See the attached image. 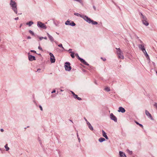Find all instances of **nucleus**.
Instances as JSON below:
<instances>
[{
  "label": "nucleus",
  "mask_w": 157,
  "mask_h": 157,
  "mask_svg": "<svg viewBox=\"0 0 157 157\" xmlns=\"http://www.w3.org/2000/svg\"><path fill=\"white\" fill-rule=\"evenodd\" d=\"M75 15L78 16H80L83 18L86 21L89 23H91L93 25H97L98 24L97 22L94 21L93 20H91L90 18L88 17L87 16H84L83 15L82 16L79 13H75Z\"/></svg>",
  "instance_id": "nucleus-1"
},
{
  "label": "nucleus",
  "mask_w": 157,
  "mask_h": 157,
  "mask_svg": "<svg viewBox=\"0 0 157 157\" xmlns=\"http://www.w3.org/2000/svg\"><path fill=\"white\" fill-rule=\"evenodd\" d=\"M10 5L14 12L17 14V5L15 2L11 0L10 1Z\"/></svg>",
  "instance_id": "nucleus-2"
},
{
  "label": "nucleus",
  "mask_w": 157,
  "mask_h": 157,
  "mask_svg": "<svg viewBox=\"0 0 157 157\" xmlns=\"http://www.w3.org/2000/svg\"><path fill=\"white\" fill-rule=\"evenodd\" d=\"M116 49L117 50V52L118 56V57L121 59H124V56L123 55V54L120 48H116Z\"/></svg>",
  "instance_id": "nucleus-3"
},
{
  "label": "nucleus",
  "mask_w": 157,
  "mask_h": 157,
  "mask_svg": "<svg viewBox=\"0 0 157 157\" xmlns=\"http://www.w3.org/2000/svg\"><path fill=\"white\" fill-rule=\"evenodd\" d=\"M70 63L69 62H66L65 63V68L66 70L68 71H70L71 69V67L70 66Z\"/></svg>",
  "instance_id": "nucleus-4"
},
{
  "label": "nucleus",
  "mask_w": 157,
  "mask_h": 157,
  "mask_svg": "<svg viewBox=\"0 0 157 157\" xmlns=\"http://www.w3.org/2000/svg\"><path fill=\"white\" fill-rule=\"evenodd\" d=\"M37 26L43 28L44 29H46V27L44 24L42 23L41 22L38 21L37 22Z\"/></svg>",
  "instance_id": "nucleus-5"
},
{
  "label": "nucleus",
  "mask_w": 157,
  "mask_h": 157,
  "mask_svg": "<svg viewBox=\"0 0 157 157\" xmlns=\"http://www.w3.org/2000/svg\"><path fill=\"white\" fill-rule=\"evenodd\" d=\"M50 56V61L51 63H54L55 61V59L53 54L52 53H49Z\"/></svg>",
  "instance_id": "nucleus-6"
},
{
  "label": "nucleus",
  "mask_w": 157,
  "mask_h": 157,
  "mask_svg": "<svg viewBox=\"0 0 157 157\" xmlns=\"http://www.w3.org/2000/svg\"><path fill=\"white\" fill-rule=\"evenodd\" d=\"M110 118L112 120H113L114 121H117V117L113 114V113H111L110 114Z\"/></svg>",
  "instance_id": "nucleus-7"
},
{
  "label": "nucleus",
  "mask_w": 157,
  "mask_h": 157,
  "mask_svg": "<svg viewBox=\"0 0 157 157\" xmlns=\"http://www.w3.org/2000/svg\"><path fill=\"white\" fill-rule=\"evenodd\" d=\"M28 58L29 60L31 61L35 60H36L35 57L31 55H29Z\"/></svg>",
  "instance_id": "nucleus-8"
},
{
  "label": "nucleus",
  "mask_w": 157,
  "mask_h": 157,
  "mask_svg": "<svg viewBox=\"0 0 157 157\" xmlns=\"http://www.w3.org/2000/svg\"><path fill=\"white\" fill-rule=\"evenodd\" d=\"M118 112H121L122 113H124L125 112V109L122 107H120L119 108V109L118 110Z\"/></svg>",
  "instance_id": "nucleus-9"
},
{
  "label": "nucleus",
  "mask_w": 157,
  "mask_h": 157,
  "mask_svg": "<svg viewBox=\"0 0 157 157\" xmlns=\"http://www.w3.org/2000/svg\"><path fill=\"white\" fill-rule=\"evenodd\" d=\"M139 48L142 50L143 52H145L146 50L145 49L143 45L142 44L139 45Z\"/></svg>",
  "instance_id": "nucleus-10"
},
{
  "label": "nucleus",
  "mask_w": 157,
  "mask_h": 157,
  "mask_svg": "<svg viewBox=\"0 0 157 157\" xmlns=\"http://www.w3.org/2000/svg\"><path fill=\"white\" fill-rule=\"evenodd\" d=\"M145 114L148 117L150 118L151 119H152V117L151 114L149 113L148 111L147 110H145Z\"/></svg>",
  "instance_id": "nucleus-11"
},
{
  "label": "nucleus",
  "mask_w": 157,
  "mask_h": 157,
  "mask_svg": "<svg viewBox=\"0 0 157 157\" xmlns=\"http://www.w3.org/2000/svg\"><path fill=\"white\" fill-rule=\"evenodd\" d=\"M79 60H80L82 63H83L84 64L86 65H89V64L83 59L81 58H79Z\"/></svg>",
  "instance_id": "nucleus-12"
},
{
  "label": "nucleus",
  "mask_w": 157,
  "mask_h": 157,
  "mask_svg": "<svg viewBox=\"0 0 157 157\" xmlns=\"http://www.w3.org/2000/svg\"><path fill=\"white\" fill-rule=\"evenodd\" d=\"M119 157H127L125 154L121 151H120L119 152Z\"/></svg>",
  "instance_id": "nucleus-13"
},
{
  "label": "nucleus",
  "mask_w": 157,
  "mask_h": 157,
  "mask_svg": "<svg viewBox=\"0 0 157 157\" xmlns=\"http://www.w3.org/2000/svg\"><path fill=\"white\" fill-rule=\"evenodd\" d=\"M102 135L106 139L108 140L109 138L106 134V133L103 130H102Z\"/></svg>",
  "instance_id": "nucleus-14"
},
{
  "label": "nucleus",
  "mask_w": 157,
  "mask_h": 157,
  "mask_svg": "<svg viewBox=\"0 0 157 157\" xmlns=\"http://www.w3.org/2000/svg\"><path fill=\"white\" fill-rule=\"evenodd\" d=\"M47 35L49 39V40H51V41H54V39L52 36H51L48 33H47Z\"/></svg>",
  "instance_id": "nucleus-15"
},
{
  "label": "nucleus",
  "mask_w": 157,
  "mask_h": 157,
  "mask_svg": "<svg viewBox=\"0 0 157 157\" xmlns=\"http://www.w3.org/2000/svg\"><path fill=\"white\" fill-rule=\"evenodd\" d=\"M144 54L146 57L147 58V59H148V60H149V62H150V58L149 56L148 55L146 51H145V52H144Z\"/></svg>",
  "instance_id": "nucleus-16"
},
{
  "label": "nucleus",
  "mask_w": 157,
  "mask_h": 157,
  "mask_svg": "<svg viewBox=\"0 0 157 157\" xmlns=\"http://www.w3.org/2000/svg\"><path fill=\"white\" fill-rule=\"evenodd\" d=\"M141 14L142 16V22H144L145 21L147 20V19L146 17L144 16L141 13Z\"/></svg>",
  "instance_id": "nucleus-17"
},
{
  "label": "nucleus",
  "mask_w": 157,
  "mask_h": 157,
  "mask_svg": "<svg viewBox=\"0 0 157 157\" xmlns=\"http://www.w3.org/2000/svg\"><path fill=\"white\" fill-rule=\"evenodd\" d=\"M99 141L100 142H102L105 140V139L104 138L101 137L99 139Z\"/></svg>",
  "instance_id": "nucleus-18"
},
{
  "label": "nucleus",
  "mask_w": 157,
  "mask_h": 157,
  "mask_svg": "<svg viewBox=\"0 0 157 157\" xmlns=\"http://www.w3.org/2000/svg\"><path fill=\"white\" fill-rule=\"evenodd\" d=\"M71 21H67L65 23V24L66 25H71V22H70Z\"/></svg>",
  "instance_id": "nucleus-19"
},
{
  "label": "nucleus",
  "mask_w": 157,
  "mask_h": 157,
  "mask_svg": "<svg viewBox=\"0 0 157 157\" xmlns=\"http://www.w3.org/2000/svg\"><path fill=\"white\" fill-rule=\"evenodd\" d=\"M33 23V22L30 21L28 23H27L26 24L28 25L29 26H31Z\"/></svg>",
  "instance_id": "nucleus-20"
},
{
  "label": "nucleus",
  "mask_w": 157,
  "mask_h": 157,
  "mask_svg": "<svg viewBox=\"0 0 157 157\" xmlns=\"http://www.w3.org/2000/svg\"><path fill=\"white\" fill-rule=\"evenodd\" d=\"M143 23L147 26H148L149 25V23L147 20L145 21L144 22H143Z\"/></svg>",
  "instance_id": "nucleus-21"
},
{
  "label": "nucleus",
  "mask_w": 157,
  "mask_h": 157,
  "mask_svg": "<svg viewBox=\"0 0 157 157\" xmlns=\"http://www.w3.org/2000/svg\"><path fill=\"white\" fill-rule=\"evenodd\" d=\"M70 53H71V56L72 58H74L75 57V53L74 52H70Z\"/></svg>",
  "instance_id": "nucleus-22"
},
{
  "label": "nucleus",
  "mask_w": 157,
  "mask_h": 157,
  "mask_svg": "<svg viewBox=\"0 0 157 157\" xmlns=\"http://www.w3.org/2000/svg\"><path fill=\"white\" fill-rule=\"evenodd\" d=\"M6 151H8L9 150V148L7 146V144H6L5 146Z\"/></svg>",
  "instance_id": "nucleus-23"
},
{
  "label": "nucleus",
  "mask_w": 157,
  "mask_h": 157,
  "mask_svg": "<svg viewBox=\"0 0 157 157\" xmlns=\"http://www.w3.org/2000/svg\"><path fill=\"white\" fill-rule=\"evenodd\" d=\"M89 128L91 130H93V128L92 127V126H91V124H90L88 125Z\"/></svg>",
  "instance_id": "nucleus-24"
},
{
  "label": "nucleus",
  "mask_w": 157,
  "mask_h": 157,
  "mask_svg": "<svg viewBox=\"0 0 157 157\" xmlns=\"http://www.w3.org/2000/svg\"><path fill=\"white\" fill-rule=\"evenodd\" d=\"M136 123L138 125H139V126H140V127H141L142 128H143V125L140 124H139L138 122L137 121H135Z\"/></svg>",
  "instance_id": "nucleus-25"
},
{
  "label": "nucleus",
  "mask_w": 157,
  "mask_h": 157,
  "mask_svg": "<svg viewBox=\"0 0 157 157\" xmlns=\"http://www.w3.org/2000/svg\"><path fill=\"white\" fill-rule=\"evenodd\" d=\"M105 89L107 92H109L110 90L109 88L108 87H106Z\"/></svg>",
  "instance_id": "nucleus-26"
},
{
  "label": "nucleus",
  "mask_w": 157,
  "mask_h": 157,
  "mask_svg": "<svg viewBox=\"0 0 157 157\" xmlns=\"http://www.w3.org/2000/svg\"><path fill=\"white\" fill-rule=\"evenodd\" d=\"M58 46L59 47H61L62 48V49H63V50H64V48L63 47V45H62V44H59L58 45Z\"/></svg>",
  "instance_id": "nucleus-27"
},
{
  "label": "nucleus",
  "mask_w": 157,
  "mask_h": 157,
  "mask_svg": "<svg viewBox=\"0 0 157 157\" xmlns=\"http://www.w3.org/2000/svg\"><path fill=\"white\" fill-rule=\"evenodd\" d=\"M71 25L72 26H74L75 25V24L73 21H71Z\"/></svg>",
  "instance_id": "nucleus-28"
},
{
  "label": "nucleus",
  "mask_w": 157,
  "mask_h": 157,
  "mask_svg": "<svg viewBox=\"0 0 157 157\" xmlns=\"http://www.w3.org/2000/svg\"><path fill=\"white\" fill-rule=\"evenodd\" d=\"M29 32L32 35H34V33H33V32L31 30H29Z\"/></svg>",
  "instance_id": "nucleus-29"
},
{
  "label": "nucleus",
  "mask_w": 157,
  "mask_h": 157,
  "mask_svg": "<svg viewBox=\"0 0 157 157\" xmlns=\"http://www.w3.org/2000/svg\"><path fill=\"white\" fill-rule=\"evenodd\" d=\"M75 56L77 57L78 58L79 60V58H80L79 57L78 54L76 53V54H75Z\"/></svg>",
  "instance_id": "nucleus-30"
},
{
  "label": "nucleus",
  "mask_w": 157,
  "mask_h": 157,
  "mask_svg": "<svg viewBox=\"0 0 157 157\" xmlns=\"http://www.w3.org/2000/svg\"><path fill=\"white\" fill-rule=\"evenodd\" d=\"M74 98H78V95H76V94H75V95L74 96Z\"/></svg>",
  "instance_id": "nucleus-31"
},
{
  "label": "nucleus",
  "mask_w": 157,
  "mask_h": 157,
  "mask_svg": "<svg viewBox=\"0 0 157 157\" xmlns=\"http://www.w3.org/2000/svg\"><path fill=\"white\" fill-rule=\"evenodd\" d=\"M39 107H40L41 110V111L43 110V109H42V106H41L40 105L39 106Z\"/></svg>",
  "instance_id": "nucleus-32"
},
{
  "label": "nucleus",
  "mask_w": 157,
  "mask_h": 157,
  "mask_svg": "<svg viewBox=\"0 0 157 157\" xmlns=\"http://www.w3.org/2000/svg\"><path fill=\"white\" fill-rule=\"evenodd\" d=\"M31 52H34V53H36V51H35L34 50H31Z\"/></svg>",
  "instance_id": "nucleus-33"
},
{
  "label": "nucleus",
  "mask_w": 157,
  "mask_h": 157,
  "mask_svg": "<svg viewBox=\"0 0 157 157\" xmlns=\"http://www.w3.org/2000/svg\"><path fill=\"white\" fill-rule=\"evenodd\" d=\"M77 99L78 100H82V99L80 98H79V97H78Z\"/></svg>",
  "instance_id": "nucleus-34"
},
{
  "label": "nucleus",
  "mask_w": 157,
  "mask_h": 157,
  "mask_svg": "<svg viewBox=\"0 0 157 157\" xmlns=\"http://www.w3.org/2000/svg\"><path fill=\"white\" fill-rule=\"evenodd\" d=\"M44 39V37H39V39L40 40H42V39Z\"/></svg>",
  "instance_id": "nucleus-35"
},
{
  "label": "nucleus",
  "mask_w": 157,
  "mask_h": 157,
  "mask_svg": "<svg viewBox=\"0 0 157 157\" xmlns=\"http://www.w3.org/2000/svg\"><path fill=\"white\" fill-rule=\"evenodd\" d=\"M86 123H87V124L88 125L90 124L88 121H86Z\"/></svg>",
  "instance_id": "nucleus-36"
},
{
  "label": "nucleus",
  "mask_w": 157,
  "mask_h": 157,
  "mask_svg": "<svg viewBox=\"0 0 157 157\" xmlns=\"http://www.w3.org/2000/svg\"><path fill=\"white\" fill-rule=\"evenodd\" d=\"M77 137H78V134L77 133ZM78 140H79V142H80V138L78 137Z\"/></svg>",
  "instance_id": "nucleus-37"
},
{
  "label": "nucleus",
  "mask_w": 157,
  "mask_h": 157,
  "mask_svg": "<svg viewBox=\"0 0 157 157\" xmlns=\"http://www.w3.org/2000/svg\"><path fill=\"white\" fill-rule=\"evenodd\" d=\"M101 59H103V60L104 61H105L106 60V59L105 58H104L103 59L102 57H101Z\"/></svg>",
  "instance_id": "nucleus-38"
},
{
  "label": "nucleus",
  "mask_w": 157,
  "mask_h": 157,
  "mask_svg": "<svg viewBox=\"0 0 157 157\" xmlns=\"http://www.w3.org/2000/svg\"><path fill=\"white\" fill-rule=\"evenodd\" d=\"M38 48L39 49L42 50V48L40 46H39Z\"/></svg>",
  "instance_id": "nucleus-39"
},
{
  "label": "nucleus",
  "mask_w": 157,
  "mask_h": 157,
  "mask_svg": "<svg viewBox=\"0 0 157 157\" xmlns=\"http://www.w3.org/2000/svg\"><path fill=\"white\" fill-rule=\"evenodd\" d=\"M154 105L155 106V107L157 108V103H155Z\"/></svg>",
  "instance_id": "nucleus-40"
},
{
  "label": "nucleus",
  "mask_w": 157,
  "mask_h": 157,
  "mask_svg": "<svg viewBox=\"0 0 157 157\" xmlns=\"http://www.w3.org/2000/svg\"><path fill=\"white\" fill-rule=\"evenodd\" d=\"M71 93H72V94H73V96H74L75 95V93L74 92H72V91H71Z\"/></svg>",
  "instance_id": "nucleus-41"
},
{
  "label": "nucleus",
  "mask_w": 157,
  "mask_h": 157,
  "mask_svg": "<svg viewBox=\"0 0 157 157\" xmlns=\"http://www.w3.org/2000/svg\"><path fill=\"white\" fill-rule=\"evenodd\" d=\"M0 131H1V132H3V131H4V130H3V129L1 128V129H0Z\"/></svg>",
  "instance_id": "nucleus-42"
},
{
  "label": "nucleus",
  "mask_w": 157,
  "mask_h": 157,
  "mask_svg": "<svg viewBox=\"0 0 157 157\" xmlns=\"http://www.w3.org/2000/svg\"><path fill=\"white\" fill-rule=\"evenodd\" d=\"M128 151L129 152V153L130 154H132V151H129L128 150Z\"/></svg>",
  "instance_id": "nucleus-43"
},
{
  "label": "nucleus",
  "mask_w": 157,
  "mask_h": 157,
  "mask_svg": "<svg viewBox=\"0 0 157 157\" xmlns=\"http://www.w3.org/2000/svg\"><path fill=\"white\" fill-rule=\"evenodd\" d=\"M31 38V37L29 36L27 37V39H30Z\"/></svg>",
  "instance_id": "nucleus-44"
},
{
  "label": "nucleus",
  "mask_w": 157,
  "mask_h": 157,
  "mask_svg": "<svg viewBox=\"0 0 157 157\" xmlns=\"http://www.w3.org/2000/svg\"><path fill=\"white\" fill-rule=\"evenodd\" d=\"M18 17H17L15 18V20H18Z\"/></svg>",
  "instance_id": "nucleus-45"
},
{
  "label": "nucleus",
  "mask_w": 157,
  "mask_h": 157,
  "mask_svg": "<svg viewBox=\"0 0 157 157\" xmlns=\"http://www.w3.org/2000/svg\"><path fill=\"white\" fill-rule=\"evenodd\" d=\"M56 92V90H54L52 92V93H55Z\"/></svg>",
  "instance_id": "nucleus-46"
},
{
  "label": "nucleus",
  "mask_w": 157,
  "mask_h": 157,
  "mask_svg": "<svg viewBox=\"0 0 157 157\" xmlns=\"http://www.w3.org/2000/svg\"><path fill=\"white\" fill-rule=\"evenodd\" d=\"M44 39H45V40H47V37H44Z\"/></svg>",
  "instance_id": "nucleus-47"
},
{
  "label": "nucleus",
  "mask_w": 157,
  "mask_h": 157,
  "mask_svg": "<svg viewBox=\"0 0 157 157\" xmlns=\"http://www.w3.org/2000/svg\"><path fill=\"white\" fill-rule=\"evenodd\" d=\"M84 119L86 121V122L87 121V120L86 119L85 117L84 118Z\"/></svg>",
  "instance_id": "nucleus-48"
},
{
  "label": "nucleus",
  "mask_w": 157,
  "mask_h": 157,
  "mask_svg": "<svg viewBox=\"0 0 157 157\" xmlns=\"http://www.w3.org/2000/svg\"><path fill=\"white\" fill-rule=\"evenodd\" d=\"M71 49H70L68 51L70 52H71Z\"/></svg>",
  "instance_id": "nucleus-49"
},
{
  "label": "nucleus",
  "mask_w": 157,
  "mask_h": 157,
  "mask_svg": "<svg viewBox=\"0 0 157 157\" xmlns=\"http://www.w3.org/2000/svg\"><path fill=\"white\" fill-rule=\"evenodd\" d=\"M22 24H21L20 25V28H21V26H22Z\"/></svg>",
  "instance_id": "nucleus-50"
},
{
  "label": "nucleus",
  "mask_w": 157,
  "mask_h": 157,
  "mask_svg": "<svg viewBox=\"0 0 157 157\" xmlns=\"http://www.w3.org/2000/svg\"><path fill=\"white\" fill-rule=\"evenodd\" d=\"M38 70H40V69H38L37 70V71H38Z\"/></svg>",
  "instance_id": "nucleus-51"
},
{
  "label": "nucleus",
  "mask_w": 157,
  "mask_h": 157,
  "mask_svg": "<svg viewBox=\"0 0 157 157\" xmlns=\"http://www.w3.org/2000/svg\"><path fill=\"white\" fill-rule=\"evenodd\" d=\"M61 91H63V90H61Z\"/></svg>",
  "instance_id": "nucleus-52"
},
{
  "label": "nucleus",
  "mask_w": 157,
  "mask_h": 157,
  "mask_svg": "<svg viewBox=\"0 0 157 157\" xmlns=\"http://www.w3.org/2000/svg\"><path fill=\"white\" fill-rule=\"evenodd\" d=\"M156 73L157 74V71L156 72Z\"/></svg>",
  "instance_id": "nucleus-53"
}]
</instances>
